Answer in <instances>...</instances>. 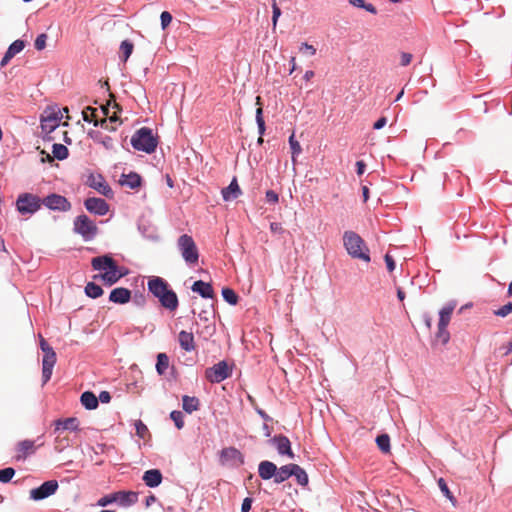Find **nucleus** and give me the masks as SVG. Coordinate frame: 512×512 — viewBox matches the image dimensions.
<instances>
[{"label":"nucleus","mask_w":512,"mask_h":512,"mask_svg":"<svg viewBox=\"0 0 512 512\" xmlns=\"http://www.w3.org/2000/svg\"><path fill=\"white\" fill-rule=\"evenodd\" d=\"M91 266L93 270L100 272L94 275L93 279H100L107 287L113 286L129 273V270L118 265L109 253L92 258Z\"/></svg>","instance_id":"nucleus-1"},{"label":"nucleus","mask_w":512,"mask_h":512,"mask_svg":"<svg viewBox=\"0 0 512 512\" xmlns=\"http://www.w3.org/2000/svg\"><path fill=\"white\" fill-rule=\"evenodd\" d=\"M147 291L159 302L160 307L168 312H175L179 307V298L170 283L160 276H150Z\"/></svg>","instance_id":"nucleus-2"},{"label":"nucleus","mask_w":512,"mask_h":512,"mask_svg":"<svg viewBox=\"0 0 512 512\" xmlns=\"http://www.w3.org/2000/svg\"><path fill=\"white\" fill-rule=\"evenodd\" d=\"M130 144L137 151L152 154L158 147L159 138L150 127L144 126L135 131L130 139Z\"/></svg>","instance_id":"nucleus-3"},{"label":"nucleus","mask_w":512,"mask_h":512,"mask_svg":"<svg viewBox=\"0 0 512 512\" xmlns=\"http://www.w3.org/2000/svg\"><path fill=\"white\" fill-rule=\"evenodd\" d=\"M343 244L347 253L354 259L370 262L369 248L359 234L354 231H345Z\"/></svg>","instance_id":"nucleus-4"},{"label":"nucleus","mask_w":512,"mask_h":512,"mask_svg":"<svg viewBox=\"0 0 512 512\" xmlns=\"http://www.w3.org/2000/svg\"><path fill=\"white\" fill-rule=\"evenodd\" d=\"M139 492L130 490H119L106 494L99 498L96 506L107 507L111 504H117L122 508H129L138 502Z\"/></svg>","instance_id":"nucleus-5"},{"label":"nucleus","mask_w":512,"mask_h":512,"mask_svg":"<svg viewBox=\"0 0 512 512\" xmlns=\"http://www.w3.org/2000/svg\"><path fill=\"white\" fill-rule=\"evenodd\" d=\"M177 248L187 266L194 267L198 264L199 250L192 236L181 235L177 240Z\"/></svg>","instance_id":"nucleus-6"},{"label":"nucleus","mask_w":512,"mask_h":512,"mask_svg":"<svg viewBox=\"0 0 512 512\" xmlns=\"http://www.w3.org/2000/svg\"><path fill=\"white\" fill-rule=\"evenodd\" d=\"M42 198L30 192L20 193L15 201V209L20 215H34L42 207Z\"/></svg>","instance_id":"nucleus-7"},{"label":"nucleus","mask_w":512,"mask_h":512,"mask_svg":"<svg viewBox=\"0 0 512 512\" xmlns=\"http://www.w3.org/2000/svg\"><path fill=\"white\" fill-rule=\"evenodd\" d=\"M73 232L80 235L85 242H90L97 236L98 227L88 215L82 213L74 218Z\"/></svg>","instance_id":"nucleus-8"},{"label":"nucleus","mask_w":512,"mask_h":512,"mask_svg":"<svg viewBox=\"0 0 512 512\" xmlns=\"http://www.w3.org/2000/svg\"><path fill=\"white\" fill-rule=\"evenodd\" d=\"M59 488L57 480H48L30 490V499L33 501H42L54 495Z\"/></svg>","instance_id":"nucleus-9"},{"label":"nucleus","mask_w":512,"mask_h":512,"mask_svg":"<svg viewBox=\"0 0 512 512\" xmlns=\"http://www.w3.org/2000/svg\"><path fill=\"white\" fill-rule=\"evenodd\" d=\"M42 206L47 207L52 211L67 212L71 209L70 201L63 195L57 193H50L42 198Z\"/></svg>","instance_id":"nucleus-10"},{"label":"nucleus","mask_w":512,"mask_h":512,"mask_svg":"<svg viewBox=\"0 0 512 512\" xmlns=\"http://www.w3.org/2000/svg\"><path fill=\"white\" fill-rule=\"evenodd\" d=\"M62 119L60 110H46L40 119V126L42 132L49 134L55 131L59 126Z\"/></svg>","instance_id":"nucleus-11"},{"label":"nucleus","mask_w":512,"mask_h":512,"mask_svg":"<svg viewBox=\"0 0 512 512\" xmlns=\"http://www.w3.org/2000/svg\"><path fill=\"white\" fill-rule=\"evenodd\" d=\"M85 209L96 216H104L109 212L110 206L107 201L100 197H88L84 200Z\"/></svg>","instance_id":"nucleus-12"},{"label":"nucleus","mask_w":512,"mask_h":512,"mask_svg":"<svg viewBox=\"0 0 512 512\" xmlns=\"http://www.w3.org/2000/svg\"><path fill=\"white\" fill-rule=\"evenodd\" d=\"M86 184L90 188L96 190L105 197L113 196L112 188L109 186V184L106 182V180L101 174L94 175L93 173H90L87 177Z\"/></svg>","instance_id":"nucleus-13"},{"label":"nucleus","mask_w":512,"mask_h":512,"mask_svg":"<svg viewBox=\"0 0 512 512\" xmlns=\"http://www.w3.org/2000/svg\"><path fill=\"white\" fill-rule=\"evenodd\" d=\"M137 228L143 238L153 242L159 241L160 237L157 228L146 218L141 217L138 219Z\"/></svg>","instance_id":"nucleus-14"},{"label":"nucleus","mask_w":512,"mask_h":512,"mask_svg":"<svg viewBox=\"0 0 512 512\" xmlns=\"http://www.w3.org/2000/svg\"><path fill=\"white\" fill-rule=\"evenodd\" d=\"M26 43L27 42L23 39H16L15 41H13L8 46L6 52L4 53L0 61V67L3 68L7 66L13 57H15L17 54L24 50V48L26 47Z\"/></svg>","instance_id":"nucleus-15"},{"label":"nucleus","mask_w":512,"mask_h":512,"mask_svg":"<svg viewBox=\"0 0 512 512\" xmlns=\"http://www.w3.org/2000/svg\"><path fill=\"white\" fill-rule=\"evenodd\" d=\"M211 309V312H209L208 310H203L198 315L199 320L204 323V326L202 328V334L204 335V337H211L216 332L215 323L210 322V319L215 317V310L213 308V305H211Z\"/></svg>","instance_id":"nucleus-16"},{"label":"nucleus","mask_w":512,"mask_h":512,"mask_svg":"<svg viewBox=\"0 0 512 512\" xmlns=\"http://www.w3.org/2000/svg\"><path fill=\"white\" fill-rule=\"evenodd\" d=\"M54 433L62 431L76 432L79 430V420L76 417H68L65 419H56L54 422Z\"/></svg>","instance_id":"nucleus-17"},{"label":"nucleus","mask_w":512,"mask_h":512,"mask_svg":"<svg viewBox=\"0 0 512 512\" xmlns=\"http://www.w3.org/2000/svg\"><path fill=\"white\" fill-rule=\"evenodd\" d=\"M131 298V290L126 287H116L112 289L109 294V301L119 305L128 303Z\"/></svg>","instance_id":"nucleus-18"},{"label":"nucleus","mask_w":512,"mask_h":512,"mask_svg":"<svg viewBox=\"0 0 512 512\" xmlns=\"http://www.w3.org/2000/svg\"><path fill=\"white\" fill-rule=\"evenodd\" d=\"M205 378L210 383H221L224 381V359L205 370Z\"/></svg>","instance_id":"nucleus-19"},{"label":"nucleus","mask_w":512,"mask_h":512,"mask_svg":"<svg viewBox=\"0 0 512 512\" xmlns=\"http://www.w3.org/2000/svg\"><path fill=\"white\" fill-rule=\"evenodd\" d=\"M142 480L148 488H156L161 485L163 474L160 469H149L143 473Z\"/></svg>","instance_id":"nucleus-20"},{"label":"nucleus","mask_w":512,"mask_h":512,"mask_svg":"<svg viewBox=\"0 0 512 512\" xmlns=\"http://www.w3.org/2000/svg\"><path fill=\"white\" fill-rule=\"evenodd\" d=\"M119 183L130 189L137 190L143 184V178L137 172L131 171L128 174H121Z\"/></svg>","instance_id":"nucleus-21"},{"label":"nucleus","mask_w":512,"mask_h":512,"mask_svg":"<svg viewBox=\"0 0 512 512\" xmlns=\"http://www.w3.org/2000/svg\"><path fill=\"white\" fill-rule=\"evenodd\" d=\"M191 290L204 299H212L214 296L212 285L209 282H205L203 280L195 281L191 286Z\"/></svg>","instance_id":"nucleus-22"},{"label":"nucleus","mask_w":512,"mask_h":512,"mask_svg":"<svg viewBox=\"0 0 512 512\" xmlns=\"http://www.w3.org/2000/svg\"><path fill=\"white\" fill-rule=\"evenodd\" d=\"M87 135L94 142L103 145L107 150L114 148L113 139L108 135H104L101 131L91 129L88 131Z\"/></svg>","instance_id":"nucleus-23"},{"label":"nucleus","mask_w":512,"mask_h":512,"mask_svg":"<svg viewBox=\"0 0 512 512\" xmlns=\"http://www.w3.org/2000/svg\"><path fill=\"white\" fill-rule=\"evenodd\" d=\"M80 403L86 410H95L98 408V399L93 391H84L80 396Z\"/></svg>","instance_id":"nucleus-24"},{"label":"nucleus","mask_w":512,"mask_h":512,"mask_svg":"<svg viewBox=\"0 0 512 512\" xmlns=\"http://www.w3.org/2000/svg\"><path fill=\"white\" fill-rule=\"evenodd\" d=\"M273 442L275 443L279 454H281V455L286 454L291 458L294 456L293 452L291 450L290 441L286 436H283V435L274 436Z\"/></svg>","instance_id":"nucleus-25"},{"label":"nucleus","mask_w":512,"mask_h":512,"mask_svg":"<svg viewBox=\"0 0 512 512\" xmlns=\"http://www.w3.org/2000/svg\"><path fill=\"white\" fill-rule=\"evenodd\" d=\"M178 341L180 347L187 352L195 349L194 336L191 332H187L185 330L180 331L178 335Z\"/></svg>","instance_id":"nucleus-26"},{"label":"nucleus","mask_w":512,"mask_h":512,"mask_svg":"<svg viewBox=\"0 0 512 512\" xmlns=\"http://www.w3.org/2000/svg\"><path fill=\"white\" fill-rule=\"evenodd\" d=\"M276 470V465L270 461H262L258 468L259 476L264 480L275 477Z\"/></svg>","instance_id":"nucleus-27"},{"label":"nucleus","mask_w":512,"mask_h":512,"mask_svg":"<svg viewBox=\"0 0 512 512\" xmlns=\"http://www.w3.org/2000/svg\"><path fill=\"white\" fill-rule=\"evenodd\" d=\"M199 407L200 401L197 397L189 395H184L182 397V408L186 413L192 414L197 411Z\"/></svg>","instance_id":"nucleus-28"},{"label":"nucleus","mask_w":512,"mask_h":512,"mask_svg":"<svg viewBox=\"0 0 512 512\" xmlns=\"http://www.w3.org/2000/svg\"><path fill=\"white\" fill-rule=\"evenodd\" d=\"M454 308L455 304H449L440 310L438 326H440L442 330L443 328H447Z\"/></svg>","instance_id":"nucleus-29"},{"label":"nucleus","mask_w":512,"mask_h":512,"mask_svg":"<svg viewBox=\"0 0 512 512\" xmlns=\"http://www.w3.org/2000/svg\"><path fill=\"white\" fill-rule=\"evenodd\" d=\"M84 293L88 298L97 299L104 294V290L99 284L90 281L86 284Z\"/></svg>","instance_id":"nucleus-30"},{"label":"nucleus","mask_w":512,"mask_h":512,"mask_svg":"<svg viewBox=\"0 0 512 512\" xmlns=\"http://www.w3.org/2000/svg\"><path fill=\"white\" fill-rule=\"evenodd\" d=\"M295 464H288L282 466L279 470H276L275 482L282 483L293 475V468Z\"/></svg>","instance_id":"nucleus-31"},{"label":"nucleus","mask_w":512,"mask_h":512,"mask_svg":"<svg viewBox=\"0 0 512 512\" xmlns=\"http://www.w3.org/2000/svg\"><path fill=\"white\" fill-rule=\"evenodd\" d=\"M33 448H34V441L29 440V439L20 441L17 444V451L22 453V454H18L16 456V459L18 461L26 459L27 452H29L30 450H33Z\"/></svg>","instance_id":"nucleus-32"},{"label":"nucleus","mask_w":512,"mask_h":512,"mask_svg":"<svg viewBox=\"0 0 512 512\" xmlns=\"http://www.w3.org/2000/svg\"><path fill=\"white\" fill-rule=\"evenodd\" d=\"M169 367V357L166 353H158L156 357L155 369L159 375H164Z\"/></svg>","instance_id":"nucleus-33"},{"label":"nucleus","mask_w":512,"mask_h":512,"mask_svg":"<svg viewBox=\"0 0 512 512\" xmlns=\"http://www.w3.org/2000/svg\"><path fill=\"white\" fill-rule=\"evenodd\" d=\"M53 157L59 161L66 160L69 156L68 148L61 143H54L52 145Z\"/></svg>","instance_id":"nucleus-34"},{"label":"nucleus","mask_w":512,"mask_h":512,"mask_svg":"<svg viewBox=\"0 0 512 512\" xmlns=\"http://www.w3.org/2000/svg\"><path fill=\"white\" fill-rule=\"evenodd\" d=\"M226 461H231L233 465L239 466L244 463L243 455L235 448L226 449Z\"/></svg>","instance_id":"nucleus-35"},{"label":"nucleus","mask_w":512,"mask_h":512,"mask_svg":"<svg viewBox=\"0 0 512 512\" xmlns=\"http://www.w3.org/2000/svg\"><path fill=\"white\" fill-rule=\"evenodd\" d=\"M133 49H134V44L132 41L126 39V40H123L120 44V52H121V55H120V58L123 62H126L131 54L133 53Z\"/></svg>","instance_id":"nucleus-36"},{"label":"nucleus","mask_w":512,"mask_h":512,"mask_svg":"<svg viewBox=\"0 0 512 512\" xmlns=\"http://www.w3.org/2000/svg\"><path fill=\"white\" fill-rule=\"evenodd\" d=\"M239 195H241V189L238 185L236 177H234L229 186L226 187V200L229 198L235 199L239 197Z\"/></svg>","instance_id":"nucleus-37"},{"label":"nucleus","mask_w":512,"mask_h":512,"mask_svg":"<svg viewBox=\"0 0 512 512\" xmlns=\"http://www.w3.org/2000/svg\"><path fill=\"white\" fill-rule=\"evenodd\" d=\"M296 477L298 484L305 486L308 483V475L304 469H302L299 465L295 464L293 468V475Z\"/></svg>","instance_id":"nucleus-38"},{"label":"nucleus","mask_w":512,"mask_h":512,"mask_svg":"<svg viewBox=\"0 0 512 512\" xmlns=\"http://www.w3.org/2000/svg\"><path fill=\"white\" fill-rule=\"evenodd\" d=\"M376 443L378 448L383 453H389L390 452V437L388 434H381L377 436Z\"/></svg>","instance_id":"nucleus-39"},{"label":"nucleus","mask_w":512,"mask_h":512,"mask_svg":"<svg viewBox=\"0 0 512 512\" xmlns=\"http://www.w3.org/2000/svg\"><path fill=\"white\" fill-rule=\"evenodd\" d=\"M16 474V470L13 467H6L0 469V482L3 484L9 483Z\"/></svg>","instance_id":"nucleus-40"},{"label":"nucleus","mask_w":512,"mask_h":512,"mask_svg":"<svg viewBox=\"0 0 512 512\" xmlns=\"http://www.w3.org/2000/svg\"><path fill=\"white\" fill-rule=\"evenodd\" d=\"M289 144L292 151V161L295 163L296 156L302 152L300 143L295 139L294 133L289 137Z\"/></svg>","instance_id":"nucleus-41"},{"label":"nucleus","mask_w":512,"mask_h":512,"mask_svg":"<svg viewBox=\"0 0 512 512\" xmlns=\"http://www.w3.org/2000/svg\"><path fill=\"white\" fill-rule=\"evenodd\" d=\"M170 419L174 422L175 427L180 430L184 427V416L179 410H173L170 413Z\"/></svg>","instance_id":"nucleus-42"},{"label":"nucleus","mask_w":512,"mask_h":512,"mask_svg":"<svg viewBox=\"0 0 512 512\" xmlns=\"http://www.w3.org/2000/svg\"><path fill=\"white\" fill-rule=\"evenodd\" d=\"M348 2L357 7V8H362V9H365L366 11L372 13V14H376L377 13V10L375 8L374 5L370 4V3H366L364 0H348Z\"/></svg>","instance_id":"nucleus-43"},{"label":"nucleus","mask_w":512,"mask_h":512,"mask_svg":"<svg viewBox=\"0 0 512 512\" xmlns=\"http://www.w3.org/2000/svg\"><path fill=\"white\" fill-rule=\"evenodd\" d=\"M48 36L46 33H40L37 35L35 41H34V47L38 51H42L46 48V42H47Z\"/></svg>","instance_id":"nucleus-44"},{"label":"nucleus","mask_w":512,"mask_h":512,"mask_svg":"<svg viewBox=\"0 0 512 512\" xmlns=\"http://www.w3.org/2000/svg\"><path fill=\"white\" fill-rule=\"evenodd\" d=\"M134 427L136 430V435L139 438H142V439L145 438L146 433H148V428H147L146 424L142 420H136L134 422Z\"/></svg>","instance_id":"nucleus-45"},{"label":"nucleus","mask_w":512,"mask_h":512,"mask_svg":"<svg viewBox=\"0 0 512 512\" xmlns=\"http://www.w3.org/2000/svg\"><path fill=\"white\" fill-rule=\"evenodd\" d=\"M172 15L170 12L168 11H163L161 14H160V25H161V29L162 30H166L167 27L171 24L172 22Z\"/></svg>","instance_id":"nucleus-46"},{"label":"nucleus","mask_w":512,"mask_h":512,"mask_svg":"<svg viewBox=\"0 0 512 512\" xmlns=\"http://www.w3.org/2000/svg\"><path fill=\"white\" fill-rule=\"evenodd\" d=\"M262 113H263V110L261 107H259L256 110V121L258 124V130H259L260 135H263L265 132V121H264Z\"/></svg>","instance_id":"nucleus-47"},{"label":"nucleus","mask_w":512,"mask_h":512,"mask_svg":"<svg viewBox=\"0 0 512 512\" xmlns=\"http://www.w3.org/2000/svg\"><path fill=\"white\" fill-rule=\"evenodd\" d=\"M54 366L42 364V386H44L52 376Z\"/></svg>","instance_id":"nucleus-48"},{"label":"nucleus","mask_w":512,"mask_h":512,"mask_svg":"<svg viewBox=\"0 0 512 512\" xmlns=\"http://www.w3.org/2000/svg\"><path fill=\"white\" fill-rule=\"evenodd\" d=\"M510 313H512V303L511 302L503 305L502 307H500L499 309L494 311V314L496 316H500V317H506Z\"/></svg>","instance_id":"nucleus-49"},{"label":"nucleus","mask_w":512,"mask_h":512,"mask_svg":"<svg viewBox=\"0 0 512 512\" xmlns=\"http://www.w3.org/2000/svg\"><path fill=\"white\" fill-rule=\"evenodd\" d=\"M438 486L440 488V490L443 492V494L448 498L450 499L451 501H453V496L448 488V485L447 483L445 482V480L443 478H440L438 480Z\"/></svg>","instance_id":"nucleus-50"},{"label":"nucleus","mask_w":512,"mask_h":512,"mask_svg":"<svg viewBox=\"0 0 512 512\" xmlns=\"http://www.w3.org/2000/svg\"><path fill=\"white\" fill-rule=\"evenodd\" d=\"M238 295L230 288H226V302L231 305H236L238 302Z\"/></svg>","instance_id":"nucleus-51"},{"label":"nucleus","mask_w":512,"mask_h":512,"mask_svg":"<svg viewBox=\"0 0 512 512\" xmlns=\"http://www.w3.org/2000/svg\"><path fill=\"white\" fill-rule=\"evenodd\" d=\"M56 360V353L51 352L50 354L43 355L42 364L55 366Z\"/></svg>","instance_id":"nucleus-52"},{"label":"nucleus","mask_w":512,"mask_h":512,"mask_svg":"<svg viewBox=\"0 0 512 512\" xmlns=\"http://www.w3.org/2000/svg\"><path fill=\"white\" fill-rule=\"evenodd\" d=\"M272 10H273L272 24H273V27L275 28L276 25H277L278 18L281 15V10L278 7V5H277L275 0L273 1V4H272Z\"/></svg>","instance_id":"nucleus-53"},{"label":"nucleus","mask_w":512,"mask_h":512,"mask_svg":"<svg viewBox=\"0 0 512 512\" xmlns=\"http://www.w3.org/2000/svg\"><path fill=\"white\" fill-rule=\"evenodd\" d=\"M40 349L43 352V355L55 352L50 344L42 336L40 337Z\"/></svg>","instance_id":"nucleus-54"},{"label":"nucleus","mask_w":512,"mask_h":512,"mask_svg":"<svg viewBox=\"0 0 512 512\" xmlns=\"http://www.w3.org/2000/svg\"><path fill=\"white\" fill-rule=\"evenodd\" d=\"M40 349L43 352V355L55 352L50 344L42 336L40 337Z\"/></svg>","instance_id":"nucleus-55"},{"label":"nucleus","mask_w":512,"mask_h":512,"mask_svg":"<svg viewBox=\"0 0 512 512\" xmlns=\"http://www.w3.org/2000/svg\"><path fill=\"white\" fill-rule=\"evenodd\" d=\"M40 349L43 352V355L55 352L50 344L42 336L40 337Z\"/></svg>","instance_id":"nucleus-56"},{"label":"nucleus","mask_w":512,"mask_h":512,"mask_svg":"<svg viewBox=\"0 0 512 512\" xmlns=\"http://www.w3.org/2000/svg\"><path fill=\"white\" fill-rule=\"evenodd\" d=\"M97 399H98V404L100 402L103 404H108L111 401L112 397H111L110 392L103 390L99 393V395L97 396Z\"/></svg>","instance_id":"nucleus-57"},{"label":"nucleus","mask_w":512,"mask_h":512,"mask_svg":"<svg viewBox=\"0 0 512 512\" xmlns=\"http://www.w3.org/2000/svg\"><path fill=\"white\" fill-rule=\"evenodd\" d=\"M133 303L138 307H144L146 304V297L143 293H135Z\"/></svg>","instance_id":"nucleus-58"},{"label":"nucleus","mask_w":512,"mask_h":512,"mask_svg":"<svg viewBox=\"0 0 512 512\" xmlns=\"http://www.w3.org/2000/svg\"><path fill=\"white\" fill-rule=\"evenodd\" d=\"M412 59H413V55L411 53L402 52L400 54V65L407 66L411 63Z\"/></svg>","instance_id":"nucleus-59"},{"label":"nucleus","mask_w":512,"mask_h":512,"mask_svg":"<svg viewBox=\"0 0 512 512\" xmlns=\"http://www.w3.org/2000/svg\"><path fill=\"white\" fill-rule=\"evenodd\" d=\"M437 337L442 340V342L445 344L449 341V332L447 331V328H443V330L438 326V333Z\"/></svg>","instance_id":"nucleus-60"},{"label":"nucleus","mask_w":512,"mask_h":512,"mask_svg":"<svg viewBox=\"0 0 512 512\" xmlns=\"http://www.w3.org/2000/svg\"><path fill=\"white\" fill-rule=\"evenodd\" d=\"M300 51L309 54L310 56L315 55L316 49L308 44V43H302L300 46Z\"/></svg>","instance_id":"nucleus-61"},{"label":"nucleus","mask_w":512,"mask_h":512,"mask_svg":"<svg viewBox=\"0 0 512 512\" xmlns=\"http://www.w3.org/2000/svg\"><path fill=\"white\" fill-rule=\"evenodd\" d=\"M94 127H100L105 130L113 131L114 128H110L106 119H98L93 122Z\"/></svg>","instance_id":"nucleus-62"},{"label":"nucleus","mask_w":512,"mask_h":512,"mask_svg":"<svg viewBox=\"0 0 512 512\" xmlns=\"http://www.w3.org/2000/svg\"><path fill=\"white\" fill-rule=\"evenodd\" d=\"M384 259H385V263H386L388 271L392 272L395 269V261H394L393 257L387 253L385 255Z\"/></svg>","instance_id":"nucleus-63"},{"label":"nucleus","mask_w":512,"mask_h":512,"mask_svg":"<svg viewBox=\"0 0 512 512\" xmlns=\"http://www.w3.org/2000/svg\"><path fill=\"white\" fill-rule=\"evenodd\" d=\"M252 498H245L242 502V505H241V512H249L250 509H251V505H252Z\"/></svg>","instance_id":"nucleus-64"}]
</instances>
